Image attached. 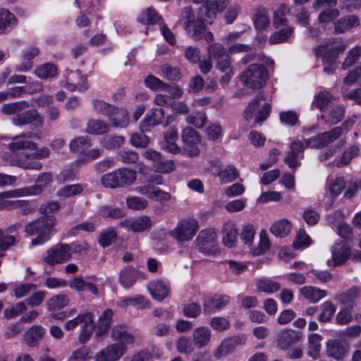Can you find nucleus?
I'll return each mask as SVG.
<instances>
[{
  "instance_id": "nucleus-45",
  "label": "nucleus",
  "mask_w": 361,
  "mask_h": 361,
  "mask_svg": "<svg viewBox=\"0 0 361 361\" xmlns=\"http://www.w3.org/2000/svg\"><path fill=\"white\" fill-rule=\"evenodd\" d=\"M94 111L98 114L103 115L109 118L114 112L115 106L104 102L102 99H95L92 101Z\"/></svg>"
},
{
  "instance_id": "nucleus-6",
  "label": "nucleus",
  "mask_w": 361,
  "mask_h": 361,
  "mask_svg": "<svg viewBox=\"0 0 361 361\" xmlns=\"http://www.w3.org/2000/svg\"><path fill=\"white\" fill-rule=\"evenodd\" d=\"M209 22L204 15H201L198 11L197 18L192 24L185 28L188 35L195 41L204 39L208 43L214 41V37L212 32L207 30V24Z\"/></svg>"
},
{
  "instance_id": "nucleus-32",
  "label": "nucleus",
  "mask_w": 361,
  "mask_h": 361,
  "mask_svg": "<svg viewBox=\"0 0 361 361\" xmlns=\"http://www.w3.org/2000/svg\"><path fill=\"white\" fill-rule=\"evenodd\" d=\"M121 225L134 232H142L152 227V221L149 216L143 215L135 219L122 222Z\"/></svg>"
},
{
  "instance_id": "nucleus-15",
  "label": "nucleus",
  "mask_w": 361,
  "mask_h": 361,
  "mask_svg": "<svg viewBox=\"0 0 361 361\" xmlns=\"http://www.w3.org/2000/svg\"><path fill=\"white\" fill-rule=\"evenodd\" d=\"M216 233L212 229H205L200 232L196 241L200 250L207 254L215 252Z\"/></svg>"
},
{
  "instance_id": "nucleus-10",
  "label": "nucleus",
  "mask_w": 361,
  "mask_h": 361,
  "mask_svg": "<svg viewBox=\"0 0 361 361\" xmlns=\"http://www.w3.org/2000/svg\"><path fill=\"white\" fill-rule=\"evenodd\" d=\"M198 221L189 218L180 221L170 232V235L179 242L190 240L198 231Z\"/></svg>"
},
{
  "instance_id": "nucleus-30",
  "label": "nucleus",
  "mask_w": 361,
  "mask_h": 361,
  "mask_svg": "<svg viewBox=\"0 0 361 361\" xmlns=\"http://www.w3.org/2000/svg\"><path fill=\"white\" fill-rule=\"evenodd\" d=\"M111 337L117 343H122L124 346L134 342V336L128 331L127 326L122 324L115 325L111 331Z\"/></svg>"
},
{
  "instance_id": "nucleus-60",
  "label": "nucleus",
  "mask_w": 361,
  "mask_h": 361,
  "mask_svg": "<svg viewBox=\"0 0 361 361\" xmlns=\"http://www.w3.org/2000/svg\"><path fill=\"white\" fill-rule=\"evenodd\" d=\"M207 53L210 59H214L216 61L228 56L226 53L225 47L219 43L210 44L207 47Z\"/></svg>"
},
{
  "instance_id": "nucleus-4",
  "label": "nucleus",
  "mask_w": 361,
  "mask_h": 361,
  "mask_svg": "<svg viewBox=\"0 0 361 361\" xmlns=\"http://www.w3.org/2000/svg\"><path fill=\"white\" fill-rule=\"evenodd\" d=\"M268 78L267 68L262 64L254 63L242 72L240 80L247 88L258 90L265 85Z\"/></svg>"
},
{
  "instance_id": "nucleus-8",
  "label": "nucleus",
  "mask_w": 361,
  "mask_h": 361,
  "mask_svg": "<svg viewBox=\"0 0 361 361\" xmlns=\"http://www.w3.org/2000/svg\"><path fill=\"white\" fill-rule=\"evenodd\" d=\"M71 247L68 244H56L48 249L42 257L44 263L54 266L63 264L71 258Z\"/></svg>"
},
{
  "instance_id": "nucleus-18",
  "label": "nucleus",
  "mask_w": 361,
  "mask_h": 361,
  "mask_svg": "<svg viewBox=\"0 0 361 361\" xmlns=\"http://www.w3.org/2000/svg\"><path fill=\"white\" fill-rule=\"evenodd\" d=\"M246 338L244 336H236L226 338L214 352V357L220 359L232 353L238 345L244 344Z\"/></svg>"
},
{
  "instance_id": "nucleus-22",
  "label": "nucleus",
  "mask_w": 361,
  "mask_h": 361,
  "mask_svg": "<svg viewBox=\"0 0 361 361\" xmlns=\"http://www.w3.org/2000/svg\"><path fill=\"white\" fill-rule=\"evenodd\" d=\"M350 247L345 242L336 243L331 247V257L334 266L343 264L350 257Z\"/></svg>"
},
{
  "instance_id": "nucleus-50",
  "label": "nucleus",
  "mask_w": 361,
  "mask_h": 361,
  "mask_svg": "<svg viewBox=\"0 0 361 361\" xmlns=\"http://www.w3.org/2000/svg\"><path fill=\"white\" fill-rule=\"evenodd\" d=\"M161 18L157 12L152 7L142 11L137 17V20L145 25H153Z\"/></svg>"
},
{
  "instance_id": "nucleus-51",
  "label": "nucleus",
  "mask_w": 361,
  "mask_h": 361,
  "mask_svg": "<svg viewBox=\"0 0 361 361\" xmlns=\"http://www.w3.org/2000/svg\"><path fill=\"white\" fill-rule=\"evenodd\" d=\"M91 145L90 140L87 136L77 137L72 140L69 144L71 151L76 153H82Z\"/></svg>"
},
{
  "instance_id": "nucleus-37",
  "label": "nucleus",
  "mask_w": 361,
  "mask_h": 361,
  "mask_svg": "<svg viewBox=\"0 0 361 361\" xmlns=\"http://www.w3.org/2000/svg\"><path fill=\"white\" fill-rule=\"evenodd\" d=\"M360 293V288L354 286L345 292L337 294L335 296V300L340 302L345 307L352 309Z\"/></svg>"
},
{
  "instance_id": "nucleus-16",
  "label": "nucleus",
  "mask_w": 361,
  "mask_h": 361,
  "mask_svg": "<svg viewBox=\"0 0 361 361\" xmlns=\"http://www.w3.org/2000/svg\"><path fill=\"white\" fill-rule=\"evenodd\" d=\"M165 121V111L161 109H152L140 123L142 132H147L152 128L164 123Z\"/></svg>"
},
{
  "instance_id": "nucleus-23",
  "label": "nucleus",
  "mask_w": 361,
  "mask_h": 361,
  "mask_svg": "<svg viewBox=\"0 0 361 361\" xmlns=\"http://www.w3.org/2000/svg\"><path fill=\"white\" fill-rule=\"evenodd\" d=\"M230 302V298L228 295H216L212 298H208L203 302V311L205 313H212L221 310L226 307Z\"/></svg>"
},
{
  "instance_id": "nucleus-5",
  "label": "nucleus",
  "mask_w": 361,
  "mask_h": 361,
  "mask_svg": "<svg viewBox=\"0 0 361 361\" xmlns=\"http://www.w3.org/2000/svg\"><path fill=\"white\" fill-rule=\"evenodd\" d=\"M347 48L342 37H331L324 40L314 49L317 57L322 58V61L337 62L336 59Z\"/></svg>"
},
{
  "instance_id": "nucleus-62",
  "label": "nucleus",
  "mask_w": 361,
  "mask_h": 361,
  "mask_svg": "<svg viewBox=\"0 0 361 361\" xmlns=\"http://www.w3.org/2000/svg\"><path fill=\"white\" fill-rule=\"evenodd\" d=\"M83 188L80 184L66 185L57 192V196L61 198H67L81 193Z\"/></svg>"
},
{
  "instance_id": "nucleus-19",
  "label": "nucleus",
  "mask_w": 361,
  "mask_h": 361,
  "mask_svg": "<svg viewBox=\"0 0 361 361\" xmlns=\"http://www.w3.org/2000/svg\"><path fill=\"white\" fill-rule=\"evenodd\" d=\"M35 135V134L32 133H28L15 136L8 145V147L13 152L24 149H35L37 147V143L30 140V139L34 137Z\"/></svg>"
},
{
  "instance_id": "nucleus-17",
  "label": "nucleus",
  "mask_w": 361,
  "mask_h": 361,
  "mask_svg": "<svg viewBox=\"0 0 361 361\" xmlns=\"http://www.w3.org/2000/svg\"><path fill=\"white\" fill-rule=\"evenodd\" d=\"M229 3L228 0H213L203 4L200 8V13L204 15L208 18L209 24H212L216 18L217 13H222Z\"/></svg>"
},
{
  "instance_id": "nucleus-52",
  "label": "nucleus",
  "mask_w": 361,
  "mask_h": 361,
  "mask_svg": "<svg viewBox=\"0 0 361 361\" xmlns=\"http://www.w3.org/2000/svg\"><path fill=\"white\" fill-rule=\"evenodd\" d=\"M258 61L264 63L265 66L271 67L274 62V60L267 57L264 54H253L248 52L241 59V63L244 65L247 64L253 61Z\"/></svg>"
},
{
  "instance_id": "nucleus-34",
  "label": "nucleus",
  "mask_w": 361,
  "mask_h": 361,
  "mask_svg": "<svg viewBox=\"0 0 361 361\" xmlns=\"http://www.w3.org/2000/svg\"><path fill=\"white\" fill-rule=\"evenodd\" d=\"M86 133L91 135H103L111 130V125L100 119H90L86 125Z\"/></svg>"
},
{
  "instance_id": "nucleus-21",
  "label": "nucleus",
  "mask_w": 361,
  "mask_h": 361,
  "mask_svg": "<svg viewBox=\"0 0 361 361\" xmlns=\"http://www.w3.org/2000/svg\"><path fill=\"white\" fill-rule=\"evenodd\" d=\"M301 338L299 332L292 329H283L278 334L277 346L283 350H287L290 346L299 342Z\"/></svg>"
},
{
  "instance_id": "nucleus-9",
  "label": "nucleus",
  "mask_w": 361,
  "mask_h": 361,
  "mask_svg": "<svg viewBox=\"0 0 361 361\" xmlns=\"http://www.w3.org/2000/svg\"><path fill=\"white\" fill-rule=\"evenodd\" d=\"M343 133V128L341 126H337L331 130L319 133L305 140L307 147L320 149L326 147L338 139Z\"/></svg>"
},
{
  "instance_id": "nucleus-63",
  "label": "nucleus",
  "mask_w": 361,
  "mask_h": 361,
  "mask_svg": "<svg viewBox=\"0 0 361 361\" xmlns=\"http://www.w3.org/2000/svg\"><path fill=\"white\" fill-rule=\"evenodd\" d=\"M128 207L133 210H142L146 209L148 205V201L142 197L132 196L126 199Z\"/></svg>"
},
{
  "instance_id": "nucleus-39",
  "label": "nucleus",
  "mask_w": 361,
  "mask_h": 361,
  "mask_svg": "<svg viewBox=\"0 0 361 361\" xmlns=\"http://www.w3.org/2000/svg\"><path fill=\"white\" fill-rule=\"evenodd\" d=\"M7 199L17 198L29 195H37L42 192L40 186H27L3 192Z\"/></svg>"
},
{
  "instance_id": "nucleus-13",
  "label": "nucleus",
  "mask_w": 361,
  "mask_h": 361,
  "mask_svg": "<svg viewBox=\"0 0 361 361\" xmlns=\"http://www.w3.org/2000/svg\"><path fill=\"white\" fill-rule=\"evenodd\" d=\"M61 85L70 91L78 90L80 92H84L89 87L85 76L82 75L81 71L78 70L68 71L65 80L61 81Z\"/></svg>"
},
{
  "instance_id": "nucleus-41",
  "label": "nucleus",
  "mask_w": 361,
  "mask_h": 361,
  "mask_svg": "<svg viewBox=\"0 0 361 361\" xmlns=\"http://www.w3.org/2000/svg\"><path fill=\"white\" fill-rule=\"evenodd\" d=\"M256 287L257 292L272 294L280 290L281 285L279 282L269 278H261L256 281Z\"/></svg>"
},
{
  "instance_id": "nucleus-35",
  "label": "nucleus",
  "mask_w": 361,
  "mask_h": 361,
  "mask_svg": "<svg viewBox=\"0 0 361 361\" xmlns=\"http://www.w3.org/2000/svg\"><path fill=\"white\" fill-rule=\"evenodd\" d=\"M17 24L15 16L8 10L0 9V34L9 32Z\"/></svg>"
},
{
  "instance_id": "nucleus-57",
  "label": "nucleus",
  "mask_w": 361,
  "mask_h": 361,
  "mask_svg": "<svg viewBox=\"0 0 361 361\" xmlns=\"http://www.w3.org/2000/svg\"><path fill=\"white\" fill-rule=\"evenodd\" d=\"M239 173L237 169L233 166H228L225 169L218 173V176L221 183H228L235 180Z\"/></svg>"
},
{
  "instance_id": "nucleus-49",
  "label": "nucleus",
  "mask_w": 361,
  "mask_h": 361,
  "mask_svg": "<svg viewBox=\"0 0 361 361\" xmlns=\"http://www.w3.org/2000/svg\"><path fill=\"white\" fill-rule=\"evenodd\" d=\"M360 148L356 145L348 147L342 154L341 158L336 161V166L343 167L349 164L351 160L358 155Z\"/></svg>"
},
{
  "instance_id": "nucleus-56",
  "label": "nucleus",
  "mask_w": 361,
  "mask_h": 361,
  "mask_svg": "<svg viewBox=\"0 0 361 361\" xmlns=\"http://www.w3.org/2000/svg\"><path fill=\"white\" fill-rule=\"evenodd\" d=\"M36 75L41 79L51 78L57 73L56 67L50 63H46L38 67L35 71Z\"/></svg>"
},
{
  "instance_id": "nucleus-24",
  "label": "nucleus",
  "mask_w": 361,
  "mask_h": 361,
  "mask_svg": "<svg viewBox=\"0 0 361 361\" xmlns=\"http://www.w3.org/2000/svg\"><path fill=\"white\" fill-rule=\"evenodd\" d=\"M348 348L346 343L331 340L326 343V354L336 360H342L347 355Z\"/></svg>"
},
{
  "instance_id": "nucleus-58",
  "label": "nucleus",
  "mask_w": 361,
  "mask_h": 361,
  "mask_svg": "<svg viewBox=\"0 0 361 361\" xmlns=\"http://www.w3.org/2000/svg\"><path fill=\"white\" fill-rule=\"evenodd\" d=\"M336 308L331 301H326L322 305V312L319 315L320 322H327L333 318Z\"/></svg>"
},
{
  "instance_id": "nucleus-20",
  "label": "nucleus",
  "mask_w": 361,
  "mask_h": 361,
  "mask_svg": "<svg viewBox=\"0 0 361 361\" xmlns=\"http://www.w3.org/2000/svg\"><path fill=\"white\" fill-rule=\"evenodd\" d=\"M290 151L288 155L285 157L284 162L288 165L290 169H295L300 166L299 159L304 157L303 151L304 144L300 140H294L290 143Z\"/></svg>"
},
{
  "instance_id": "nucleus-26",
  "label": "nucleus",
  "mask_w": 361,
  "mask_h": 361,
  "mask_svg": "<svg viewBox=\"0 0 361 361\" xmlns=\"http://www.w3.org/2000/svg\"><path fill=\"white\" fill-rule=\"evenodd\" d=\"M212 331L207 326H199L192 333V342L197 349L206 348L210 343Z\"/></svg>"
},
{
  "instance_id": "nucleus-7",
  "label": "nucleus",
  "mask_w": 361,
  "mask_h": 361,
  "mask_svg": "<svg viewBox=\"0 0 361 361\" xmlns=\"http://www.w3.org/2000/svg\"><path fill=\"white\" fill-rule=\"evenodd\" d=\"M264 100L262 94L257 95L252 102H250L247 106L245 108L243 116L247 121H250L254 116L255 123H261L265 121L269 116L271 106L270 104L265 103L262 108L257 112L259 108V103Z\"/></svg>"
},
{
  "instance_id": "nucleus-53",
  "label": "nucleus",
  "mask_w": 361,
  "mask_h": 361,
  "mask_svg": "<svg viewBox=\"0 0 361 361\" xmlns=\"http://www.w3.org/2000/svg\"><path fill=\"white\" fill-rule=\"evenodd\" d=\"M45 331L40 326L31 327L25 334V340L30 345H34L36 342L42 339Z\"/></svg>"
},
{
  "instance_id": "nucleus-27",
  "label": "nucleus",
  "mask_w": 361,
  "mask_h": 361,
  "mask_svg": "<svg viewBox=\"0 0 361 361\" xmlns=\"http://www.w3.org/2000/svg\"><path fill=\"white\" fill-rule=\"evenodd\" d=\"M223 243L228 247L235 246L238 242V229L233 221H226L222 228Z\"/></svg>"
},
{
  "instance_id": "nucleus-46",
  "label": "nucleus",
  "mask_w": 361,
  "mask_h": 361,
  "mask_svg": "<svg viewBox=\"0 0 361 361\" xmlns=\"http://www.w3.org/2000/svg\"><path fill=\"white\" fill-rule=\"evenodd\" d=\"M322 337L318 334H311L308 336V355L313 359H317L319 357V352L321 350L320 341Z\"/></svg>"
},
{
  "instance_id": "nucleus-12",
  "label": "nucleus",
  "mask_w": 361,
  "mask_h": 361,
  "mask_svg": "<svg viewBox=\"0 0 361 361\" xmlns=\"http://www.w3.org/2000/svg\"><path fill=\"white\" fill-rule=\"evenodd\" d=\"M181 138L185 145V151L191 157L200 154L197 145L201 142V137L197 131L191 127L185 128L181 133Z\"/></svg>"
},
{
  "instance_id": "nucleus-28",
  "label": "nucleus",
  "mask_w": 361,
  "mask_h": 361,
  "mask_svg": "<svg viewBox=\"0 0 361 361\" xmlns=\"http://www.w3.org/2000/svg\"><path fill=\"white\" fill-rule=\"evenodd\" d=\"M144 277V274L137 269L126 267L120 272L119 281L125 288L132 286L139 278Z\"/></svg>"
},
{
  "instance_id": "nucleus-61",
  "label": "nucleus",
  "mask_w": 361,
  "mask_h": 361,
  "mask_svg": "<svg viewBox=\"0 0 361 361\" xmlns=\"http://www.w3.org/2000/svg\"><path fill=\"white\" fill-rule=\"evenodd\" d=\"M98 214L102 217H110L113 219L122 218L126 212L121 208H113L109 206H103L99 208Z\"/></svg>"
},
{
  "instance_id": "nucleus-2",
  "label": "nucleus",
  "mask_w": 361,
  "mask_h": 361,
  "mask_svg": "<svg viewBox=\"0 0 361 361\" xmlns=\"http://www.w3.org/2000/svg\"><path fill=\"white\" fill-rule=\"evenodd\" d=\"M55 221L56 219L53 215H46L28 223L25 227V233L35 236L31 240V245H41L50 240L54 233Z\"/></svg>"
},
{
  "instance_id": "nucleus-64",
  "label": "nucleus",
  "mask_w": 361,
  "mask_h": 361,
  "mask_svg": "<svg viewBox=\"0 0 361 361\" xmlns=\"http://www.w3.org/2000/svg\"><path fill=\"white\" fill-rule=\"evenodd\" d=\"M68 298L65 295H57L51 297L47 301V307L49 310H56L66 306Z\"/></svg>"
},
{
  "instance_id": "nucleus-38",
  "label": "nucleus",
  "mask_w": 361,
  "mask_h": 361,
  "mask_svg": "<svg viewBox=\"0 0 361 361\" xmlns=\"http://www.w3.org/2000/svg\"><path fill=\"white\" fill-rule=\"evenodd\" d=\"M111 116L109 117L110 125L116 128H125L129 123L128 112L123 108L115 107Z\"/></svg>"
},
{
  "instance_id": "nucleus-11",
  "label": "nucleus",
  "mask_w": 361,
  "mask_h": 361,
  "mask_svg": "<svg viewBox=\"0 0 361 361\" xmlns=\"http://www.w3.org/2000/svg\"><path fill=\"white\" fill-rule=\"evenodd\" d=\"M22 228V224L17 222L5 230L0 228V250L6 251L18 243L19 231Z\"/></svg>"
},
{
  "instance_id": "nucleus-25",
  "label": "nucleus",
  "mask_w": 361,
  "mask_h": 361,
  "mask_svg": "<svg viewBox=\"0 0 361 361\" xmlns=\"http://www.w3.org/2000/svg\"><path fill=\"white\" fill-rule=\"evenodd\" d=\"M360 24L359 18L355 15H348L341 18L334 23V32L344 33L350 29L358 27Z\"/></svg>"
},
{
  "instance_id": "nucleus-54",
  "label": "nucleus",
  "mask_w": 361,
  "mask_h": 361,
  "mask_svg": "<svg viewBox=\"0 0 361 361\" xmlns=\"http://www.w3.org/2000/svg\"><path fill=\"white\" fill-rule=\"evenodd\" d=\"M293 33V29L292 27H286L271 35L269 39V42L271 44L285 42L292 36Z\"/></svg>"
},
{
  "instance_id": "nucleus-59",
  "label": "nucleus",
  "mask_w": 361,
  "mask_h": 361,
  "mask_svg": "<svg viewBox=\"0 0 361 361\" xmlns=\"http://www.w3.org/2000/svg\"><path fill=\"white\" fill-rule=\"evenodd\" d=\"M125 137L121 135H111L104 137L102 140L103 146L107 149H118L125 143Z\"/></svg>"
},
{
  "instance_id": "nucleus-36",
  "label": "nucleus",
  "mask_w": 361,
  "mask_h": 361,
  "mask_svg": "<svg viewBox=\"0 0 361 361\" xmlns=\"http://www.w3.org/2000/svg\"><path fill=\"white\" fill-rule=\"evenodd\" d=\"M300 294L311 302L315 303L326 297V291L314 286H306L299 290Z\"/></svg>"
},
{
  "instance_id": "nucleus-31",
  "label": "nucleus",
  "mask_w": 361,
  "mask_h": 361,
  "mask_svg": "<svg viewBox=\"0 0 361 361\" xmlns=\"http://www.w3.org/2000/svg\"><path fill=\"white\" fill-rule=\"evenodd\" d=\"M147 289L152 297L159 301L163 300L169 293V286L161 281H154L147 285Z\"/></svg>"
},
{
  "instance_id": "nucleus-1",
  "label": "nucleus",
  "mask_w": 361,
  "mask_h": 361,
  "mask_svg": "<svg viewBox=\"0 0 361 361\" xmlns=\"http://www.w3.org/2000/svg\"><path fill=\"white\" fill-rule=\"evenodd\" d=\"M30 104L27 101L20 100L15 102L4 104L1 111L4 115H14L12 118V123L16 126L27 125L35 123V125L41 128L44 125V119L36 109H27Z\"/></svg>"
},
{
  "instance_id": "nucleus-47",
  "label": "nucleus",
  "mask_w": 361,
  "mask_h": 361,
  "mask_svg": "<svg viewBox=\"0 0 361 361\" xmlns=\"http://www.w3.org/2000/svg\"><path fill=\"white\" fill-rule=\"evenodd\" d=\"M252 20L255 27L257 30H265L270 25V20L269 18L267 11L264 8L257 10L252 18Z\"/></svg>"
},
{
  "instance_id": "nucleus-3",
  "label": "nucleus",
  "mask_w": 361,
  "mask_h": 361,
  "mask_svg": "<svg viewBox=\"0 0 361 361\" xmlns=\"http://www.w3.org/2000/svg\"><path fill=\"white\" fill-rule=\"evenodd\" d=\"M137 179L135 171L127 168H121L103 175L101 183L105 188H126L131 185Z\"/></svg>"
},
{
  "instance_id": "nucleus-42",
  "label": "nucleus",
  "mask_w": 361,
  "mask_h": 361,
  "mask_svg": "<svg viewBox=\"0 0 361 361\" xmlns=\"http://www.w3.org/2000/svg\"><path fill=\"white\" fill-rule=\"evenodd\" d=\"M178 138V130L174 128H170L165 133L164 140L166 142V149L173 154H177L180 152V147L176 144Z\"/></svg>"
},
{
  "instance_id": "nucleus-43",
  "label": "nucleus",
  "mask_w": 361,
  "mask_h": 361,
  "mask_svg": "<svg viewBox=\"0 0 361 361\" xmlns=\"http://www.w3.org/2000/svg\"><path fill=\"white\" fill-rule=\"evenodd\" d=\"M291 223L288 219H283L275 221L270 227L271 233L276 237L284 238L291 231Z\"/></svg>"
},
{
  "instance_id": "nucleus-14",
  "label": "nucleus",
  "mask_w": 361,
  "mask_h": 361,
  "mask_svg": "<svg viewBox=\"0 0 361 361\" xmlns=\"http://www.w3.org/2000/svg\"><path fill=\"white\" fill-rule=\"evenodd\" d=\"M127 348L122 343H112L98 352L95 361H118L126 352Z\"/></svg>"
},
{
  "instance_id": "nucleus-48",
  "label": "nucleus",
  "mask_w": 361,
  "mask_h": 361,
  "mask_svg": "<svg viewBox=\"0 0 361 361\" xmlns=\"http://www.w3.org/2000/svg\"><path fill=\"white\" fill-rule=\"evenodd\" d=\"M361 56V47L355 46L348 51L347 56L341 64V69L347 70L355 64Z\"/></svg>"
},
{
  "instance_id": "nucleus-29",
  "label": "nucleus",
  "mask_w": 361,
  "mask_h": 361,
  "mask_svg": "<svg viewBox=\"0 0 361 361\" xmlns=\"http://www.w3.org/2000/svg\"><path fill=\"white\" fill-rule=\"evenodd\" d=\"M345 107L342 105L332 106L329 110L320 116V118L329 125H336L341 122L345 116Z\"/></svg>"
},
{
  "instance_id": "nucleus-33",
  "label": "nucleus",
  "mask_w": 361,
  "mask_h": 361,
  "mask_svg": "<svg viewBox=\"0 0 361 361\" xmlns=\"http://www.w3.org/2000/svg\"><path fill=\"white\" fill-rule=\"evenodd\" d=\"M113 311L106 309L99 316L97 325L95 326V335L97 337L104 335L112 324Z\"/></svg>"
},
{
  "instance_id": "nucleus-40",
  "label": "nucleus",
  "mask_w": 361,
  "mask_h": 361,
  "mask_svg": "<svg viewBox=\"0 0 361 361\" xmlns=\"http://www.w3.org/2000/svg\"><path fill=\"white\" fill-rule=\"evenodd\" d=\"M94 314L87 311L78 314L75 318L68 320L64 324L66 330L69 331L75 328L79 324H88L94 322Z\"/></svg>"
},
{
  "instance_id": "nucleus-44",
  "label": "nucleus",
  "mask_w": 361,
  "mask_h": 361,
  "mask_svg": "<svg viewBox=\"0 0 361 361\" xmlns=\"http://www.w3.org/2000/svg\"><path fill=\"white\" fill-rule=\"evenodd\" d=\"M333 100H334V97L330 92L326 90L321 91L314 95L312 105L319 110L324 111Z\"/></svg>"
},
{
  "instance_id": "nucleus-55",
  "label": "nucleus",
  "mask_w": 361,
  "mask_h": 361,
  "mask_svg": "<svg viewBox=\"0 0 361 361\" xmlns=\"http://www.w3.org/2000/svg\"><path fill=\"white\" fill-rule=\"evenodd\" d=\"M149 302L143 296H137L135 298H126L120 302V306L126 307L132 305L137 309H144L148 307Z\"/></svg>"
}]
</instances>
